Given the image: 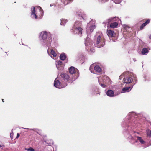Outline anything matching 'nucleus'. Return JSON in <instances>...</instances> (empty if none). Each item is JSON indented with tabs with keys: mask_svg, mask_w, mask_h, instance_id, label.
<instances>
[{
	"mask_svg": "<svg viewBox=\"0 0 151 151\" xmlns=\"http://www.w3.org/2000/svg\"><path fill=\"white\" fill-rule=\"evenodd\" d=\"M139 114L131 112L124 119L122 124L123 128V133L126 138L131 144H134L139 141L141 144H144L145 142L140 137L137 136L139 134L134 130L137 127V117Z\"/></svg>",
	"mask_w": 151,
	"mask_h": 151,
	"instance_id": "nucleus-1",
	"label": "nucleus"
},
{
	"mask_svg": "<svg viewBox=\"0 0 151 151\" xmlns=\"http://www.w3.org/2000/svg\"><path fill=\"white\" fill-rule=\"evenodd\" d=\"M95 27V22L93 20H91L89 23H88L86 28L88 37L85 40V44L87 50H90L92 52H94V49L92 45L91 40L88 36L93 31Z\"/></svg>",
	"mask_w": 151,
	"mask_h": 151,
	"instance_id": "nucleus-2",
	"label": "nucleus"
},
{
	"mask_svg": "<svg viewBox=\"0 0 151 151\" xmlns=\"http://www.w3.org/2000/svg\"><path fill=\"white\" fill-rule=\"evenodd\" d=\"M69 76L66 74H61L59 76L60 80L56 78L54 81V86L56 88L60 89L66 87L68 84L70 83L69 81H70L68 78Z\"/></svg>",
	"mask_w": 151,
	"mask_h": 151,
	"instance_id": "nucleus-3",
	"label": "nucleus"
},
{
	"mask_svg": "<svg viewBox=\"0 0 151 151\" xmlns=\"http://www.w3.org/2000/svg\"><path fill=\"white\" fill-rule=\"evenodd\" d=\"M51 34L46 31H42L40 33L39 38L41 44L44 47H49L51 46L52 41Z\"/></svg>",
	"mask_w": 151,
	"mask_h": 151,
	"instance_id": "nucleus-4",
	"label": "nucleus"
},
{
	"mask_svg": "<svg viewBox=\"0 0 151 151\" xmlns=\"http://www.w3.org/2000/svg\"><path fill=\"white\" fill-rule=\"evenodd\" d=\"M69 72L70 73L69 74L67 73H62L63 74H66L69 76L68 78H69L70 81H69L70 83H72L73 81H74L77 79L79 76V70L76 68L75 67L71 66L69 68Z\"/></svg>",
	"mask_w": 151,
	"mask_h": 151,
	"instance_id": "nucleus-5",
	"label": "nucleus"
},
{
	"mask_svg": "<svg viewBox=\"0 0 151 151\" xmlns=\"http://www.w3.org/2000/svg\"><path fill=\"white\" fill-rule=\"evenodd\" d=\"M96 40L94 45L98 48H101L103 47L105 45V40L101 35H96L95 36Z\"/></svg>",
	"mask_w": 151,
	"mask_h": 151,
	"instance_id": "nucleus-6",
	"label": "nucleus"
},
{
	"mask_svg": "<svg viewBox=\"0 0 151 151\" xmlns=\"http://www.w3.org/2000/svg\"><path fill=\"white\" fill-rule=\"evenodd\" d=\"M81 23L80 22L77 21L75 22L72 29L74 33L78 34L79 35L82 34V29L81 27Z\"/></svg>",
	"mask_w": 151,
	"mask_h": 151,
	"instance_id": "nucleus-7",
	"label": "nucleus"
},
{
	"mask_svg": "<svg viewBox=\"0 0 151 151\" xmlns=\"http://www.w3.org/2000/svg\"><path fill=\"white\" fill-rule=\"evenodd\" d=\"M75 13L78 18L81 20H85L86 19V16L85 13L81 9L77 10Z\"/></svg>",
	"mask_w": 151,
	"mask_h": 151,
	"instance_id": "nucleus-8",
	"label": "nucleus"
},
{
	"mask_svg": "<svg viewBox=\"0 0 151 151\" xmlns=\"http://www.w3.org/2000/svg\"><path fill=\"white\" fill-rule=\"evenodd\" d=\"M105 78H106V80L108 82L110 81V78L106 76H105L104 78H102L101 77L98 78V82L99 85L104 88H105L106 86L105 83H107L106 81L105 80L104 81V80H105Z\"/></svg>",
	"mask_w": 151,
	"mask_h": 151,
	"instance_id": "nucleus-9",
	"label": "nucleus"
},
{
	"mask_svg": "<svg viewBox=\"0 0 151 151\" xmlns=\"http://www.w3.org/2000/svg\"><path fill=\"white\" fill-rule=\"evenodd\" d=\"M119 20V18L117 17H113L109 18V19L106 20V21H104L103 22V23L104 24H107L108 25L110 23L113 22L117 21V20Z\"/></svg>",
	"mask_w": 151,
	"mask_h": 151,
	"instance_id": "nucleus-10",
	"label": "nucleus"
},
{
	"mask_svg": "<svg viewBox=\"0 0 151 151\" xmlns=\"http://www.w3.org/2000/svg\"><path fill=\"white\" fill-rule=\"evenodd\" d=\"M50 48L54 47L52 46H51H51L48 47V49L47 50L48 53L49 55L51 56V57H52L51 55H52L53 57H56L57 55L56 53L53 50V49L51 48L50 49Z\"/></svg>",
	"mask_w": 151,
	"mask_h": 151,
	"instance_id": "nucleus-11",
	"label": "nucleus"
},
{
	"mask_svg": "<svg viewBox=\"0 0 151 151\" xmlns=\"http://www.w3.org/2000/svg\"><path fill=\"white\" fill-rule=\"evenodd\" d=\"M132 78L131 77H127L123 79L122 81L123 82V85H124L125 84H129L132 82Z\"/></svg>",
	"mask_w": 151,
	"mask_h": 151,
	"instance_id": "nucleus-12",
	"label": "nucleus"
},
{
	"mask_svg": "<svg viewBox=\"0 0 151 151\" xmlns=\"http://www.w3.org/2000/svg\"><path fill=\"white\" fill-rule=\"evenodd\" d=\"M106 93L108 96L111 97H114L116 96V94H114V91L110 89H109L106 91Z\"/></svg>",
	"mask_w": 151,
	"mask_h": 151,
	"instance_id": "nucleus-13",
	"label": "nucleus"
},
{
	"mask_svg": "<svg viewBox=\"0 0 151 151\" xmlns=\"http://www.w3.org/2000/svg\"><path fill=\"white\" fill-rule=\"evenodd\" d=\"M133 85H131L129 86H126L122 88V92L123 93L128 92L130 91L132 89Z\"/></svg>",
	"mask_w": 151,
	"mask_h": 151,
	"instance_id": "nucleus-14",
	"label": "nucleus"
},
{
	"mask_svg": "<svg viewBox=\"0 0 151 151\" xmlns=\"http://www.w3.org/2000/svg\"><path fill=\"white\" fill-rule=\"evenodd\" d=\"M107 33L109 37H114L115 35L114 31L111 30H107Z\"/></svg>",
	"mask_w": 151,
	"mask_h": 151,
	"instance_id": "nucleus-15",
	"label": "nucleus"
},
{
	"mask_svg": "<svg viewBox=\"0 0 151 151\" xmlns=\"http://www.w3.org/2000/svg\"><path fill=\"white\" fill-rule=\"evenodd\" d=\"M31 16L32 18H34L35 19L37 18V16L35 13V9L34 7L31 8Z\"/></svg>",
	"mask_w": 151,
	"mask_h": 151,
	"instance_id": "nucleus-16",
	"label": "nucleus"
},
{
	"mask_svg": "<svg viewBox=\"0 0 151 151\" xmlns=\"http://www.w3.org/2000/svg\"><path fill=\"white\" fill-rule=\"evenodd\" d=\"M131 77L132 78V81H133V84L132 85H133V86L136 84L137 82V78L136 77V76L134 74H132L131 76Z\"/></svg>",
	"mask_w": 151,
	"mask_h": 151,
	"instance_id": "nucleus-17",
	"label": "nucleus"
},
{
	"mask_svg": "<svg viewBox=\"0 0 151 151\" xmlns=\"http://www.w3.org/2000/svg\"><path fill=\"white\" fill-rule=\"evenodd\" d=\"M150 22V20L149 19L147 20L145 22L143 23L140 27V29L142 30L144 27Z\"/></svg>",
	"mask_w": 151,
	"mask_h": 151,
	"instance_id": "nucleus-18",
	"label": "nucleus"
},
{
	"mask_svg": "<svg viewBox=\"0 0 151 151\" xmlns=\"http://www.w3.org/2000/svg\"><path fill=\"white\" fill-rule=\"evenodd\" d=\"M94 71L98 73H100L101 71V69L100 66L96 65L95 66Z\"/></svg>",
	"mask_w": 151,
	"mask_h": 151,
	"instance_id": "nucleus-19",
	"label": "nucleus"
},
{
	"mask_svg": "<svg viewBox=\"0 0 151 151\" xmlns=\"http://www.w3.org/2000/svg\"><path fill=\"white\" fill-rule=\"evenodd\" d=\"M148 52V50L146 48H144L142 50L141 53L142 55H146Z\"/></svg>",
	"mask_w": 151,
	"mask_h": 151,
	"instance_id": "nucleus-20",
	"label": "nucleus"
},
{
	"mask_svg": "<svg viewBox=\"0 0 151 151\" xmlns=\"http://www.w3.org/2000/svg\"><path fill=\"white\" fill-rule=\"evenodd\" d=\"M66 58V56L64 53H61L60 56V59L62 60H65Z\"/></svg>",
	"mask_w": 151,
	"mask_h": 151,
	"instance_id": "nucleus-21",
	"label": "nucleus"
},
{
	"mask_svg": "<svg viewBox=\"0 0 151 151\" xmlns=\"http://www.w3.org/2000/svg\"><path fill=\"white\" fill-rule=\"evenodd\" d=\"M118 25V23L117 22H114L111 23L110 24V27L112 28L116 27Z\"/></svg>",
	"mask_w": 151,
	"mask_h": 151,
	"instance_id": "nucleus-22",
	"label": "nucleus"
},
{
	"mask_svg": "<svg viewBox=\"0 0 151 151\" xmlns=\"http://www.w3.org/2000/svg\"><path fill=\"white\" fill-rule=\"evenodd\" d=\"M95 66L94 65L92 64L90 66L89 68V70L92 73H95L94 71L93 70V69H94Z\"/></svg>",
	"mask_w": 151,
	"mask_h": 151,
	"instance_id": "nucleus-23",
	"label": "nucleus"
},
{
	"mask_svg": "<svg viewBox=\"0 0 151 151\" xmlns=\"http://www.w3.org/2000/svg\"><path fill=\"white\" fill-rule=\"evenodd\" d=\"M67 22V20L65 19H62L61 20L60 25H61L65 26V24Z\"/></svg>",
	"mask_w": 151,
	"mask_h": 151,
	"instance_id": "nucleus-24",
	"label": "nucleus"
},
{
	"mask_svg": "<svg viewBox=\"0 0 151 151\" xmlns=\"http://www.w3.org/2000/svg\"><path fill=\"white\" fill-rule=\"evenodd\" d=\"M56 66L57 67L63 65V64L62 62L60 60H59L56 62Z\"/></svg>",
	"mask_w": 151,
	"mask_h": 151,
	"instance_id": "nucleus-25",
	"label": "nucleus"
},
{
	"mask_svg": "<svg viewBox=\"0 0 151 151\" xmlns=\"http://www.w3.org/2000/svg\"><path fill=\"white\" fill-rule=\"evenodd\" d=\"M146 134L147 136L149 137H151V131L150 130H147L146 131Z\"/></svg>",
	"mask_w": 151,
	"mask_h": 151,
	"instance_id": "nucleus-26",
	"label": "nucleus"
},
{
	"mask_svg": "<svg viewBox=\"0 0 151 151\" xmlns=\"http://www.w3.org/2000/svg\"><path fill=\"white\" fill-rule=\"evenodd\" d=\"M57 69L58 70H59L60 71H62L63 69L64 68V65H60L56 67Z\"/></svg>",
	"mask_w": 151,
	"mask_h": 151,
	"instance_id": "nucleus-27",
	"label": "nucleus"
},
{
	"mask_svg": "<svg viewBox=\"0 0 151 151\" xmlns=\"http://www.w3.org/2000/svg\"><path fill=\"white\" fill-rule=\"evenodd\" d=\"M46 143L48 144L49 145L51 146L53 144V142L52 140H50L47 142Z\"/></svg>",
	"mask_w": 151,
	"mask_h": 151,
	"instance_id": "nucleus-28",
	"label": "nucleus"
},
{
	"mask_svg": "<svg viewBox=\"0 0 151 151\" xmlns=\"http://www.w3.org/2000/svg\"><path fill=\"white\" fill-rule=\"evenodd\" d=\"M116 4H119L122 0H112Z\"/></svg>",
	"mask_w": 151,
	"mask_h": 151,
	"instance_id": "nucleus-29",
	"label": "nucleus"
},
{
	"mask_svg": "<svg viewBox=\"0 0 151 151\" xmlns=\"http://www.w3.org/2000/svg\"><path fill=\"white\" fill-rule=\"evenodd\" d=\"M25 150H26L27 151H34L35 150L32 148L31 147L28 148H25Z\"/></svg>",
	"mask_w": 151,
	"mask_h": 151,
	"instance_id": "nucleus-30",
	"label": "nucleus"
},
{
	"mask_svg": "<svg viewBox=\"0 0 151 151\" xmlns=\"http://www.w3.org/2000/svg\"><path fill=\"white\" fill-rule=\"evenodd\" d=\"M40 12H41V17H40L41 18L42 16H43V11L42 10V9L40 7Z\"/></svg>",
	"mask_w": 151,
	"mask_h": 151,
	"instance_id": "nucleus-31",
	"label": "nucleus"
},
{
	"mask_svg": "<svg viewBox=\"0 0 151 151\" xmlns=\"http://www.w3.org/2000/svg\"><path fill=\"white\" fill-rule=\"evenodd\" d=\"M109 0H98V1L102 3H104L107 1Z\"/></svg>",
	"mask_w": 151,
	"mask_h": 151,
	"instance_id": "nucleus-32",
	"label": "nucleus"
},
{
	"mask_svg": "<svg viewBox=\"0 0 151 151\" xmlns=\"http://www.w3.org/2000/svg\"><path fill=\"white\" fill-rule=\"evenodd\" d=\"M23 128V129H29V130H33L34 131V129H29V128H23L22 127H21L20 128Z\"/></svg>",
	"mask_w": 151,
	"mask_h": 151,
	"instance_id": "nucleus-33",
	"label": "nucleus"
},
{
	"mask_svg": "<svg viewBox=\"0 0 151 151\" xmlns=\"http://www.w3.org/2000/svg\"><path fill=\"white\" fill-rule=\"evenodd\" d=\"M97 89V88H95L93 89H92V91L93 92V94H95V90H96Z\"/></svg>",
	"mask_w": 151,
	"mask_h": 151,
	"instance_id": "nucleus-34",
	"label": "nucleus"
},
{
	"mask_svg": "<svg viewBox=\"0 0 151 151\" xmlns=\"http://www.w3.org/2000/svg\"><path fill=\"white\" fill-rule=\"evenodd\" d=\"M55 6H55H56V5H55L54 4H53V3L51 4L50 5V7H52V6Z\"/></svg>",
	"mask_w": 151,
	"mask_h": 151,
	"instance_id": "nucleus-35",
	"label": "nucleus"
},
{
	"mask_svg": "<svg viewBox=\"0 0 151 151\" xmlns=\"http://www.w3.org/2000/svg\"><path fill=\"white\" fill-rule=\"evenodd\" d=\"M144 78L145 79V80H144V81H146L147 80V81H149V80L148 79H147L146 78L145 76H144Z\"/></svg>",
	"mask_w": 151,
	"mask_h": 151,
	"instance_id": "nucleus-36",
	"label": "nucleus"
},
{
	"mask_svg": "<svg viewBox=\"0 0 151 151\" xmlns=\"http://www.w3.org/2000/svg\"><path fill=\"white\" fill-rule=\"evenodd\" d=\"M20 135L19 133H17L16 136V138H18L19 136Z\"/></svg>",
	"mask_w": 151,
	"mask_h": 151,
	"instance_id": "nucleus-37",
	"label": "nucleus"
},
{
	"mask_svg": "<svg viewBox=\"0 0 151 151\" xmlns=\"http://www.w3.org/2000/svg\"><path fill=\"white\" fill-rule=\"evenodd\" d=\"M12 135H13V133L12 132L10 134V137H11V138H12L11 137V136Z\"/></svg>",
	"mask_w": 151,
	"mask_h": 151,
	"instance_id": "nucleus-38",
	"label": "nucleus"
},
{
	"mask_svg": "<svg viewBox=\"0 0 151 151\" xmlns=\"http://www.w3.org/2000/svg\"><path fill=\"white\" fill-rule=\"evenodd\" d=\"M149 38L151 39V35L149 36Z\"/></svg>",
	"mask_w": 151,
	"mask_h": 151,
	"instance_id": "nucleus-39",
	"label": "nucleus"
},
{
	"mask_svg": "<svg viewBox=\"0 0 151 151\" xmlns=\"http://www.w3.org/2000/svg\"><path fill=\"white\" fill-rule=\"evenodd\" d=\"M122 75H121V76H119V79H120V78H121V77H122Z\"/></svg>",
	"mask_w": 151,
	"mask_h": 151,
	"instance_id": "nucleus-40",
	"label": "nucleus"
},
{
	"mask_svg": "<svg viewBox=\"0 0 151 151\" xmlns=\"http://www.w3.org/2000/svg\"><path fill=\"white\" fill-rule=\"evenodd\" d=\"M3 100H4V99H2V101H3V102H4Z\"/></svg>",
	"mask_w": 151,
	"mask_h": 151,
	"instance_id": "nucleus-41",
	"label": "nucleus"
},
{
	"mask_svg": "<svg viewBox=\"0 0 151 151\" xmlns=\"http://www.w3.org/2000/svg\"><path fill=\"white\" fill-rule=\"evenodd\" d=\"M2 147V146L1 145H0V147Z\"/></svg>",
	"mask_w": 151,
	"mask_h": 151,
	"instance_id": "nucleus-42",
	"label": "nucleus"
},
{
	"mask_svg": "<svg viewBox=\"0 0 151 151\" xmlns=\"http://www.w3.org/2000/svg\"><path fill=\"white\" fill-rule=\"evenodd\" d=\"M52 148H53L54 149V147H52Z\"/></svg>",
	"mask_w": 151,
	"mask_h": 151,
	"instance_id": "nucleus-43",
	"label": "nucleus"
},
{
	"mask_svg": "<svg viewBox=\"0 0 151 151\" xmlns=\"http://www.w3.org/2000/svg\"><path fill=\"white\" fill-rule=\"evenodd\" d=\"M151 145V144L150 145Z\"/></svg>",
	"mask_w": 151,
	"mask_h": 151,
	"instance_id": "nucleus-44",
	"label": "nucleus"
}]
</instances>
